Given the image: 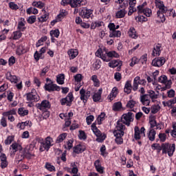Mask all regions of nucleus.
I'll list each match as a JSON object with an SVG mask.
<instances>
[{"mask_svg": "<svg viewBox=\"0 0 176 176\" xmlns=\"http://www.w3.org/2000/svg\"><path fill=\"white\" fill-rule=\"evenodd\" d=\"M126 130V126L122 124L121 122H117V125L114 129L113 135L116 136V142L118 145L123 144V137L124 135V131Z\"/></svg>", "mask_w": 176, "mask_h": 176, "instance_id": "f257e3e1", "label": "nucleus"}, {"mask_svg": "<svg viewBox=\"0 0 176 176\" xmlns=\"http://www.w3.org/2000/svg\"><path fill=\"white\" fill-rule=\"evenodd\" d=\"M46 82H47L44 86V89L46 90V91H49L50 93L52 91H60V90H61L60 87H58L56 84H54L53 80H52L50 78H47Z\"/></svg>", "mask_w": 176, "mask_h": 176, "instance_id": "f03ea898", "label": "nucleus"}, {"mask_svg": "<svg viewBox=\"0 0 176 176\" xmlns=\"http://www.w3.org/2000/svg\"><path fill=\"white\" fill-rule=\"evenodd\" d=\"M162 151L163 154L168 153V156L171 157L174 155V152H175V144L163 143L162 144Z\"/></svg>", "mask_w": 176, "mask_h": 176, "instance_id": "7ed1b4c3", "label": "nucleus"}, {"mask_svg": "<svg viewBox=\"0 0 176 176\" xmlns=\"http://www.w3.org/2000/svg\"><path fill=\"white\" fill-rule=\"evenodd\" d=\"M53 146V138L48 136L45 138V141L41 143L39 151L40 152H47L50 149V147Z\"/></svg>", "mask_w": 176, "mask_h": 176, "instance_id": "20e7f679", "label": "nucleus"}, {"mask_svg": "<svg viewBox=\"0 0 176 176\" xmlns=\"http://www.w3.org/2000/svg\"><path fill=\"white\" fill-rule=\"evenodd\" d=\"M91 130L94 134L96 135V141L98 142H102L105 138H107V135H105V133H101V131L98 129V128H97L96 126V122L91 124Z\"/></svg>", "mask_w": 176, "mask_h": 176, "instance_id": "39448f33", "label": "nucleus"}, {"mask_svg": "<svg viewBox=\"0 0 176 176\" xmlns=\"http://www.w3.org/2000/svg\"><path fill=\"white\" fill-rule=\"evenodd\" d=\"M134 120V114L131 112L129 111L126 113H124L122 115L121 121H118L120 122L122 124H126V126H130V123Z\"/></svg>", "mask_w": 176, "mask_h": 176, "instance_id": "423d86ee", "label": "nucleus"}, {"mask_svg": "<svg viewBox=\"0 0 176 176\" xmlns=\"http://www.w3.org/2000/svg\"><path fill=\"white\" fill-rule=\"evenodd\" d=\"M26 98L28 102H36L39 101V96L35 89H32L31 92L26 94Z\"/></svg>", "mask_w": 176, "mask_h": 176, "instance_id": "0eeeda50", "label": "nucleus"}, {"mask_svg": "<svg viewBox=\"0 0 176 176\" xmlns=\"http://www.w3.org/2000/svg\"><path fill=\"white\" fill-rule=\"evenodd\" d=\"M108 27L110 30L109 38H120L122 32L119 30H116L115 23H109Z\"/></svg>", "mask_w": 176, "mask_h": 176, "instance_id": "6e6552de", "label": "nucleus"}, {"mask_svg": "<svg viewBox=\"0 0 176 176\" xmlns=\"http://www.w3.org/2000/svg\"><path fill=\"white\" fill-rule=\"evenodd\" d=\"M74 101V95L72 93H69L68 95L60 100L61 105H67L71 107L72 102Z\"/></svg>", "mask_w": 176, "mask_h": 176, "instance_id": "1a4fd4ad", "label": "nucleus"}, {"mask_svg": "<svg viewBox=\"0 0 176 176\" xmlns=\"http://www.w3.org/2000/svg\"><path fill=\"white\" fill-rule=\"evenodd\" d=\"M158 82L165 85L166 89H170L171 87V85H173L171 80H168L166 75H162L160 77H159Z\"/></svg>", "mask_w": 176, "mask_h": 176, "instance_id": "9d476101", "label": "nucleus"}, {"mask_svg": "<svg viewBox=\"0 0 176 176\" xmlns=\"http://www.w3.org/2000/svg\"><path fill=\"white\" fill-rule=\"evenodd\" d=\"M36 107L38 109H40V111H47V109H49L50 108V102H49L47 100H43L41 103H38L36 104Z\"/></svg>", "mask_w": 176, "mask_h": 176, "instance_id": "9b49d317", "label": "nucleus"}, {"mask_svg": "<svg viewBox=\"0 0 176 176\" xmlns=\"http://www.w3.org/2000/svg\"><path fill=\"white\" fill-rule=\"evenodd\" d=\"M16 113L17 110L12 109L8 111L3 112V116H6L10 122H14V116L13 115H16Z\"/></svg>", "mask_w": 176, "mask_h": 176, "instance_id": "f8f14e48", "label": "nucleus"}, {"mask_svg": "<svg viewBox=\"0 0 176 176\" xmlns=\"http://www.w3.org/2000/svg\"><path fill=\"white\" fill-rule=\"evenodd\" d=\"M80 100L83 101V102H87V100L90 98L91 92L90 91H87L81 89L80 90Z\"/></svg>", "mask_w": 176, "mask_h": 176, "instance_id": "ddd939ff", "label": "nucleus"}, {"mask_svg": "<svg viewBox=\"0 0 176 176\" xmlns=\"http://www.w3.org/2000/svg\"><path fill=\"white\" fill-rule=\"evenodd\" d=\"M122 65L123 63L120 60H113L109 63V67L110 68H116L118 67L117 71H120Z\"/></svg>", "mask_w": 176, "mask_h": 176, "instance_id": "4468645a", "label": "nucleus"}, {"mask_svg": "<svg viewBox=\"0 0 176 176\" xmlns=\"http://www.w3.org/2000/svg\"><path fill=\"white\" fill-rule=\"evenodd\" d=\"M165 63L166 58H164V57H158L153 60L152 65H153V67H162V65H164Z\"/></svg>", "mask_w": 176, "mask_h": 176, "instance_id": "2eb2a0df", "label": "nucleus"}, {"mask_svg": "<svg viewBox=\"0 0 176 176\" xmlns=\"http://www.w3.org/2000/svg\"><path fill=\"white\" fill-rule=\"evenodd\" d=\"M162 50H163L162 44L160 43L155 44L153 47L152 56H153L154 57H159V56H160V53H162Z\"/></svg>", "mask_w": 176, "mask_h": 176, "instance_id": "dca6fc26", "label": "nucleus"}, {"mask_svg": "<svg viewBox=\"0 0 176 176\" xmlns=\"http://www.w3.org/2000/svg\"><path fill=\"white\" fill-rule=\"evenodd\" d=\"M140 100L142 105L145 107H149V104H151V99L148 94L140 95Z\"/></svg>", "mask_w": 176, "mask_h": 176, "instance_id": "f3484780", "label": "nucleus"}, {"mask_svg": "<svg viewBox=\"0 0 176 176\" xmlns=\"http://www.w3.org/2000/svg\"><path fill=\"white\" fill-rule=\"evenodd\" d=\"M92 13L93 12L91 11V10H89L86 8H82L80 11V15H81V16L83 19H89V17H90V16H91Z\"/></svg>", "mask_w": 176, "mask_h": 176, "instance_id": "a211bd4d", "label": "nucleus"}, {"mask_svg": "<svg viewBox=\"0 0 176 176\" xmlns=\"http://www.w3.org/2000/svg\"><path fill=\"white\" fill-rule=\"evenodd\" d=\"M68 12L65 10H60V14L56 16V19L52 21V23H60V21H63V19H64L65 16H67Z\"/></svg>", "mask_w": 176, "mask_h": 176, "instance_id": "6ab92c4d", "label": "nucleus"}, {"mask_svg": "<svg viewBox=\"0 0 176 176\" xmlns=\"http://www.w3.org/2000/svg\"><path fill=\"white\" fill-rule=\"evenodd\" d=\"M96 56L97 57H100V58H102V60H103V61H106L107 63H108L109 61V58H108V56H107L106 54H104V52H102V49H98L96 51Z\"/></svg>", "mask_w": 176, "mask_h": 176, "instance_id": "aec40b11", "label": "nucleus"}, {"mask_svg": "<svg viewBox=\"0 0 176 176\" xmlns=\"http://www.w3.org/2000/svg\"><path fill=\"white\" fill-rule=\"evenodd\" d=\"M119 93V91H118V88L116 87H114L110 94L108 96L107 98L110 101H112L113 100H115L116 98V96H118V94Z\"/></svg>", "mask_w": 176, "mask_h": 176, "instance_id": "412c9836", "label": "nucleus"}, {"mask_svg": "<svg viewBox=\"0 0 176 176\" xmlns=\"http://www.w3.org/2000/svg\"><path fill=\"white\" fill-rule=\"evenodd\" d=\"M6 79L10 80L12 83H17L19 82V79L17 76L12 75V73L8 72L6 74Z\"/></svg>", "mask_w": 176, "mask_h": 176, "instance_id": "4be33fe9", "label": "nucleus"}, {"mask_svg": "<svg viewBox=\"0 0 176 176\" xmlns=\"http://www.w3.org/2000/svg\"><path fill=\"white\" fill-rule=\"evenodd\" d=\"M46 52V47H42L39 52L36 51L34 53V59L36 61H39V58L42 57V55Z\"/></svg>", "mask_w": 176, "mask_h": 176, "instance_id": "5701e85b", "label": "nucleus"}, {"mask_svg": "<svg viewBox=\"0 0 176 176\" xmlns=\"http://www.w3.org/2000/svg\"><path fill=\"white\" fill-rule=\"evenodd\" d=\"M67 54L70 60H74L79 54V52L76 49H70L68 50Z\"/></svg>", "mask_w": 176, "mask_h": 176, "instance_id": "b1692460", "label": "nucleus"}, {"mask_svg": "<svg viewBox=\"0 0 176 176\" xmlns=\"http://www.w3.org/2000/svg\"><path fill=\"white\" fill-rule=\"evenodd\" d=\"M106 56L107 58L109 59V61H111V58H119L120 55L115 51H110L109 52L106 53Z\"/></svg>", "mask_w": 176, "mask_h": 176, "instance_id": "393cba45", "label": "nucleus"}, {"mask_svg": "<svg viewBox=\"0 0 176 176\" xmlns=\"http://www.w3.org/2000/svg\"><path fill=\"white\" fill-rule=\"evenodd\" d=\"M148 122L151 129L156 127L157 122H156V116L154 115H151L148 118Z\"/></svg>", "mask_w": 176, "mask_h": 176, "instance_id": "a878e982", "label": "nucleus"}, {"mask_svg": "<svg viewBox=\"0 0 176 176\" xmlns=\"http://www.w3.org/2000/svg\"><path fill=\"white\" fill-rule=\"evenodd\" d=\"M26 126H32V123L30 121H25V122H19L16 125L18 129H20L21 130H24V129H25Z\"/></svg>", "mask_w": 176, "mask_h": 176, "instance_id": "bb28decb", "label": "nucleus"}, {"mask_svg": "<svg viewBox=\"0 0 176 176\" xmlns=\"http://www.w3.org/2000/svg\"><path fill=\"white\" fill-rule=\"evenodd\" d=\"M101 94H102V88L99 89L98 91L94 94L93 100L94 102H97L101 100Z\"/></svg>", "mask_w": 176, "mask_h": 176, "instance_id": "cd10ccee", "label": "nucleus"}, {"mask_svg": "<svg viewBox=\"0 0 176 176\" xmlns=\"http://www.w3.org/2000/svg\"><path fill=\"white\" fill-rule=\"evenodd\" d=\"M21 36H23V33H21V31H15L12 33L11 36V39H13L14 41H17V39H20Z\"/></svg>", "mask_w": 176, "mask_h": 176, "instance_id": "c85d7f7f", "label": "nucleus"}, {"mask_svg": "<svg viewBox=\"0 0 176 176\" xmlns=\"http://www.w3.org/2000/svg\"><path fill=\"white\" fill-rule=\"evenodd\" d=\"M141 78L140 76H136L133 80V91H137L138 90V85H140Z\"/></svg>", "mask_w": 176, "mask_h": 176, "instance_id": "c756f323", "label": "nucleus"}, {"mask_svg": "<svg viewBox=\"0 0 176 176\" xmlns=\"http://www.w3.org/2000/svg\"><path fill=\"white\" fill-rule=\"evenodd\" d=\"M129 36L130 38H133V39H137L138 38V34H137V31L134 28H131L129 30Z\"/></svg>", "mask_w": 176, "mask_h": 176, "instance_id": "7c9ffc66", "label": "nucleus"}, {"mask_svg": "<svg viewBox=\"0 0 176 176\" xmlns=\"http://www.w3.org/2000/svg\"><path fill=\"white\" fill-rule=\"evenodd\" d=\"M24 53H27V50L23 45H20L17 47L16 49V54L18 56H21V54H24Z\"/></svg>", "mask_w": 176, "mask_h": 176, "instance_id": "2f4dec72", "label": "nucleus"}, {"mask_svg": "<svg viewBox=\"0 0 176 176\" xmlns=\"http://www.w3.org/2000/svg\"><path fill=\"white\" fill-rule=\"evenodd\" d=\"M147 135L150 141H155V138L156 137V131H155L153 129H151Z\"/></svg>", "mask_w": 176, "mask_h": 176, "instance_id": "473e14b6", "label": "nucleus"}, {"mask_svg": "<svg viewBox=\"0 0 176 176\" xmlns=\"http://www.w3.org/2000/svg\"><path fill=\"white\" fill-rule=\"evenodd\" d=\"M162 104L164 107H172V105H174V104H176V98H173V99H170L166 102H162Z\"/></svg>", "mask_w": 176, "mask_h": 176, "instance_id": "72a5a7b5", "label": "nucleus"}, {"mask_svg": "<svg viewBox=\"0 0 176 176\" xmlns=\"http://www.w3.org/2000/svg\"><path fill=\"white\" fill-rule=\"evenodd\" d=\"M67 136H68V133H63L62 134H60L56 139L57 144H60L63 142V141H64Z\"/></svg>", "mask_w": 176, "mask_h": 176, "instance_id": "f704fd0d", "label": "nucleus"}, {"mask_svg": "<svg viewBox=\"0 0 176 176\" xmlns=\"http://www.w3.org/2000/svg\"><path fill=\"white\" fill-rule=\"evenodd\" d=\"M157 15L158 23H164V21H166V16H164V14L161 13L160 11H157Z\"/></svg>", "mask_w": 176, "mask_h": 176, "instance_id": "c9c22d12", "label": "nucleus"}, {"mask_svg": "<svg viewBox=\"0 0 176 176\" xmlns=\"http://www.w3.org/2000/svg\"><path fill=\"white\" fill-rule=\"evenodd\" d=\"M28 110L24 107H20L18 109V114L19 116H27L28 115Z\"/></svg>", "mask_w": 176, "mask_h": 176, "instance_id": "e433bc0d", "label": "nucleus"}, {"mask_svg": "<svg viewBox=\"0 0 176 176\" xmlns=\"http://www.w3.org/2000/svg\"><path fill=\"white\" fill-rule=\"evenodd\" d=\"M85 146L79 144V145H77L74 148V152L75 153H82V152H85Z\"/></svg>", "mask_w": 176, "mask_h": 176, "instance_id": "4c0bfd02", "label": "nucleus"}, {"mask_svg": "<svg viewBox=\"0 0 176 176\" xmlns=\"http://www.w3.org/2000/svg\"><path fill=\"white\" fill-rule=\"evenodd\" d=\"M124 91V93H126V94H130L131 93V82L129 81L126 82Z\"/></svg>", "mask_w": 176, "mask_h": 176, "instance_id": "58836bf2", "label": "nucleus"}, {"mask_svg": "<svg viewBox=\"0 0 176 176\" xmlns=\"http://www.w3.org/2000/svg\"><path fill=\"white\" fill-rule=\"evenodd\" d=\"M150 111L151 113L155 114L157 113L159 111H160V105L154 104L151 107Z\"/></svg>", "mask_w": 176, "mask_h": 176, "instance_id": "ea45409f", "label": "nucleus"}, {"mask_svg": "<svg viewBox=\"0 0 176 176\" xmlns=\"http://www.w3.org/2000/svg\"><path fill=\"white\" fill-rule=\"evenodd\" d=\"M65 79V76L64 74H58L56 76V82L58 85H64V80Z\"/></svg>", "mask_w": 176, "mask_h": 176, "instance_id": "a19ab883", "label": "nucleus"}, {"mask_svg": "<svg viewBox=\"0 0 176 176\" xmlns=\"http://www.w3.org/2000/svg\"><path fill=\"white\" fill-rule=\"evenodd\" d=\"M147 93L148 96L150 97V100H152V101H155V100L157 98V94H156L155 91L148 90Z\"/></svg>", "mask_w": 176, "mask_h": 176, "instance_id": "79ce46f5", "label": "nucleus"}, {"mask_svg": "<svg viewBox=\"0 0 176 176\" xmlns=\"http://www.w3.org/2000/svg\"><path fill=\"white\" fill-rule=\"evenodd\" d=\"M91 80L94 82V86L98 87L100 86V80H98V77L97 75H93L91 77Z\"/></svg>", "mask_w": 176, "mask_h": 176, "instance_id": "37998d69", "label": "nucleus"}, {"mask_svg": "<svg viewBox=\"0 0 176 176\" xmlns=\"http://www.w3.org/2000/svg\"><path fill=\"white\" fill-rule=\"evenodd\" d=\"M82 1L80 0H70V6L72 8H79Z\"/></svg>", "mask_w": 176, "mask_h": 176, "instance_id": "c03bdc74", "label": "nucleus"}, {"mask_svg": "<svg viewBox=\"0 0 176 176\" xmlns=\"http://www.w3.org/2000/svg\"><path fill=\"white\" fill-rule=\"evenodd\" d=\"M47 41V36H44L41 37L36 44V47H39V46H42L43 45V42H46Z\"/></svg>", "mask_w": 176, "mask_h": 176, "instance_id": "a18cd8bd", "label": "nucleus"}, {"mask_svg": "<svg viewBox=\"0 0 176 176\" xmlns=\"http://www.w3.org/2000/svg\"><path fill=\"white\" fill-rule=\"evenodd\" d=\"M104 120H105V113H101L97 118L96 122L98 124H101Z\"/></svg>", "mask_w": 176, "mask_h": 176, "instance_id": "49530a36", "label": "nucleus"}, {"mask_svg": "<svg viewBox=\"0 0 176 176\" xmlns=\"http://www.w3.org/2000/svg\"><path fill=\"white\" fill-rule=\"evenodd\" d=\"M134 130H135V134H134L135 140H140L141 135L140 133V128H138V126H135Z\"/></svg>", "mask_w": 176, "mask_h": 176, "instance_id": "de8ad7c7", "label": "nucleus"}, {"mask_svg": "<svg viewBox=\"0 0 176 176\" xmlns=\"http://www.w3.org/2000/svg\"><path fill=\"white\" fill-rule=\"evenodd\" d=\"M11 148L12 149V151H14V153L17 152V151H20V149H21V146L17 143H13L11 145Z\"/></svg>", "mask_w": 176, "mask_h": 176, "instance_id": "09e8293b", "label": "nucleus"}, {"mask_svg": "<svg viewBox=\"0 0 176 176\" xmlns=\"http://www.w3.org/2000/svg\"><path fill=\"white\" fill-rule=\"evenodd\" d=\"M50 34V36H53L54 38H58V36H60V30H58V29L51 30Z\"/></svg>", "mask_w": 176, "mask_h": 176, "instance_id": "8fccbe9b", "label": "nucleus"}, {"mask_svg": "<svg viewBox=\"0 0 176 176\" xmlns=\"http://www.w3.org/2000/svg\"><path fill=\"white\" fill-rule=\"evenodd\" d=\"M113 111H120V109H122V102H117L114 103L113 105Z\"/></svg>", "mask_w": 176, "mask_h": 176, "instance_id": "3c124183", "label": "nucleus"}, {"mask_svg": "<svg viewBox=\"0 0 176 176\" xmlns=\"http://www.w3.org/2000/svg\"><path fill=\"white\" fill-rule=\"evenodd\" d=\"M116 16L118 17V19H122L124 17V16H126V10H120L116 13Z\"/></svg>", "mask_w": 176, "mask_h": 176, "instance_id": "603ef678", "label": "nucleus"}, {"mask_svg": "<svg viewBox=\"0 0 176 176\" xmlns=\"http://www.w3.org/2000/svg\"><path fill=\"white\" fill-rule=\"evenodd\" d=\"M138 63H140V59L136 56H133L131 58V63H130L129 65L130 67H134L135 64H138Z\"/></svg>", "mask_w": 176, "mask_h": 176, "instance_id": "864d4df0", "label": "nucleus"}, {"mask_svg": "<svg viewBox=\"0 0 176 176\" xmlns=\"http://www.w3.org/2000/svg\"><path fill=\"white\" fill-rule=\"evenodd\" d=\"M14 140V136L10 135L7 138V139L5 140L6 145H10L12 142H13V140Z\"/></svg>", "mask_w": 176, "mask_h": 176, "instance_id": "5fc2aeb1", "label": "nucleus"}, {"mask_svg": "<svg viewBox=\"0 0 176 176\" xmlns=\"http://www.w3.org/2000/svg\"><path fill=\"white\" fill-rule=\"evenodd\" d=\"M32 6H35L36 8H38L39 9H42V8L45 6V3H42L41 1H34L32 3Z\"/></svg>", "mask_w": 176, "mask_h": 176, "instance_id": "6e6d98bb", "label": "nucleus"}, {"mask_svg": "<svg viewBox=\"0 0 176 176\" xmlns=\"http://www.w3.org/2000/svg\"><path fill=\"white\" fill-rule=\"evenodd\" d=\"M71 166L72 167V174H78V172L79 171V170L78 169V167L76 166V164L75 162L72 163Z\"/></svg>", "mask_w": 176, "mask_h": 176, "instance_id": "4d7b16f0", "label": "nucleus"}, {"mask_svg": "<svg viewBox=\"0 0 176 176\" xmlns=\"http://www.w3.org/2000/svg\"><path fill=\"white\" fill-rule=\"evenodd\" d=\"M73 144H74V140H69L66 142V145H65V148L66 149L69 150L74 146Z\"/></svg>", "mask_w": 176, "mask_h": 176, "instance_id": "13d9d810", "label": "nucleus"}, {"mask_svg": "<svg viewBox=\"0 0 176 176\" xmlns=\"http://www.w3.org/2000/svg\"><path fill=\"white\" fill-rule=\"evenodd\" d=\"M151 148H152V149H153L154 151H155V150L158 151V152H160V151H162V146H160V144H157V143L153 144L151 145Z\"/></svg>", "mask_w": 176, "mask_h": 176, "instance_id": "bf43d9fd", "label": "nucleus"}, {"mask_svg": "<svg viewBox=\"0 0 176 176\" xmlns=\"http://www.w3.org/2000/svg\"><path fill=\"white\" fill-rule=\"evenodd\" d=\"M142 13H144L146 17H151V16H152V10L146 8L142 11Z\"/></svg>", "mask_w": 176, "mask_h": 176, "instance_id": "052dcab7", "label": "nucleus"}, {"mask_svg": "<svg viewBox=\"0 0 176 176\" xmlns=\"http://www.w3.org/2000/svg\"><path fill=\"white\" fill-rule=\"evenodd\" d=\"M78 138L80 140H86L87 138V136L86 135V133L83 131H79V135H78Z\"/></svg>", "mask_w": 176, "mask_h": 176, "instance_id": "680f3d73", "label": "nucleus"}, {"mask_svg": "<svg viewBox=\"0 0 176 176\" xmlns=\"http://www.w3.org/2000/svg\"><path fill=\"white\" fill-rule=\"evenodd\" d=\"M134 107H135V101L133 100H129L126 104V107L130 108L131 109L134 108Z\"/></svg>", "mask_w": 176, "mask_h": 176, "instance_id": "e2e57ef3", "label": "nucleus"}, {"mask_svg": "<svg viewBox=\"0 0 176 176\" xmlns=\"http://www.w3.org/2000/svg\"><path fill=\"white\" fill-rule=\"evenodd\" d=\"M145 6H146V2H144L142 5L138 6V13H142V12H144V10L145 9Z\"/></svg>", "mask_w": 176, "mask_h": 176, "instance_id": "0e129e2a", "label": "nucleus"}, {"mask_svg": "<svg viewBox=\"0 0 176 176\" xmlns=\"http://www.w3.org/2000/svg\"><path fill=\"white\" fill-rule=\"evenodd\" d=\"M135 20L141 22H146L148 21V18L144 16H138L135 18Z\"/></svg>", "mask_w": 176, "mask_h": 176, "instance_id": "69168bd1", "label": "nucleus"}, {"mask_svg": "<svg viewBox=\"0 0 176 176\" xmlns=\"http://www.w3.org/2000/svg\"><path fill=\"white\" fill-rule=\"evenodd\" d=\"M161 142H165L167 138V135L166 133H160L158 135Z\"/></svg>", "mask_w": 176, "mask_h": 176, "instance_id": "338daca9", "label": "nucleus"}, {"mask_svg": "<svg viewBox=\"0 0 176 176\" xmlns=\"http://www.w3.org/2000/svg\"><path fill=\"white\" fill-rule=\"evenodd\" d=\"M86 120L87 124H91V122H93V120H94V116L90 115L87 116Z\"/></svg>", "mask_w": 176, "mask_h": 176, "instance_id": "774afa93", "label": "nucleus"}]
</instances>
